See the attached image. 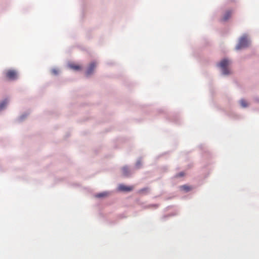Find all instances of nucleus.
<instances>
[{
	"mask_svg": "<svg viewBox=\"0 0 259 259\" xmlns=\"http://www.w3.org/2000/svg\"><path fill=\"white\" fill-rule=\"evenodd\" d=\"M148 190V189L147 188H145V189H141L139 191V193H143L144 191H146Z\"/></svg>",
	"mask_w": 259,
	"mask_h": 259,
	"instance_id": "14",
	"label": "nucleus"
},
{
	"mask_svg": "<svg viewBox=\"0 0 259 259\" xmlns=\"http://www.w3.org/2000/svg\"><path fill=\"white\" fill-rule=\"evenodd\" d=\"M249 41L246 36L242 37L240 40L238 44L237 45L236 50H240L241 49L245 48L248 46Z\"/></svg>",
	"mask_w": 259,
	"mask_h": 259,
	"instance_id": "2",
	"label": "nucleus"
},
{
	"mask_svg": "<svg viewBox=\"0 0 259 259\" xmlns=\"http://www.w3.org/2000/svg\"><path fill=\"white\" fill-rule=\"evenodd\" d=\"M69 67L74 70H78L81 69V67L79 65L75 64H70Z\"/></svg>",
	"mask_w": 259,
	"mask_h": 259,
	"instance_id": "7",
	"label": "nucleus"
},
{
	"mask_svg": "<svg viewBox=\"0 0 259 259\" xmlns=\"http://www.w3.org/2000/svg\"><path fill=\"white\" fill-rule=\"evenodd\" d=\"M180 188L182 190H183L185 192H188L190 190H191V188L188 186L187 185H183L180 187Z\"/></svg>",
	"mask_w": 259,
	"mask_h": 259,
	"instance_id": "9",
	"label": "nucleus"
},
{
	"mask_svg": "<svg viewBox=\"0 0 259 259\" xmlns=\"http://www.w3.org/2000/svg\"><path fill=\"white\" fill-rule=\"evenodd\" d=\"M230 64V61L226 59H223L220 63L219 66L221 68L223 74L228 75L231 73L230 70L228 68Z\"/></svg>",
	"mask_w": 259,
	"mask_h": 259,
	"instance_id": "1",
	"label": "nucleus"
},
{
	"mask_svg": "<svg viewBox=\"0 0 259 259\" xmlns=\"http://www.w3.org/2000/svg\"><path fill=\"white\" fill-rule=\"evenodd\" d=\"M240 104L243 107H246L247 106V103L244 100H241L240 101Z\"/></svg>",
	"mask_w": 259,
	"mask_h": 259,
	"instance_id": "11",
	"label": "nucleus"
},
{
	"mask_svg": "<svg viewBox=\"0 0 259 259\" xmlns=\"http://www.w3.org/2000/svg\"><path fill=\"white\" fill-rule=\"evenodd\" d=\"M6 78L10 80H15L18 77V74L14 70H8L4 72Z\"/></svg>",
	"mask_w": 259,
	"mask_h": 259,
	"instance_id": "3",
	"label": "nucleus"
},
{
	"mask_svg": "<svg viewBox=\"0 0 259 259\" xmlns=\"http://www.w3.org/2000/svg\"><path fill=\"white\" fill-rule=\"evenodd\" d=\"M96 63L95 62L91 63L90 64V65L86 71L85 73H86L87 76H89V75H91L93 73V72L94 69L96 68Z\"/></svg>",
	"mask_w": 259,
	"mask_h": 259,
	"instance_id": "5",
	"label": "nucleus"
},
{
	"mask_svg": "<svg viewBox=\"0 0 259 259\" xmlns=\"http://www.w3.org/2000/svg\"><path fill=\"white\" fill-rule=\"evenodd\" d=\"M232 15V12L230 11H228L226 12V13L224 14L222 20L223 21H227L228 20L231 16Z\"/></svg>",
	"mask_w": 259,
	"mask_h": 259,
	"instance_id": "6",
	"label": "nucleus"
},
{
	"mask_svg": "<svg viewBox=\"0 0 259 259\" xmlns=\"http://www.w3.org/2000/svg\"><path fill=\"white\" fill-rule=\"evenodd\" d=\"M52 72L55 74H57V70L54 69V70H52Z\"/></svg>",
	"mask_w": 259,
	"mask_h": 259,
	"instance_id": "15",
	"label": "nucleus"
},
{
	"mask_svg": "<svg viewBox=\"0 0 259 259\" xmlns=\"http://www.w3.org/2000/svg\"><path fill=\"white\" fill-rule=\"evenodd\" d=\"M133 186H127L123 184H120L118 187V190L123 192H130L133 190Z\"/></svg>",
	"mask_w": 259,
	"mask_h": 259,
	"instance_id": "4",
	"label": "nucleus"
},
{
	"mask_svg": "<svg viewBox=\"0 0 259 259\" xmlns=\"http://www.w3.org/2000/svg\"><path fill=\"white\" fill-rule=\"evenodd\" d=\"M8 103H9L8 99H6L4 100L3 101V102H1V110L3 109V108H4L7 105Z\"/></svg>",
	"mask_w": 259,
	"mask_h": 259,
	"instance_id": "8",
	"label": "nucleus"
},
{
	"mask_svg": "<svg viewBox=\"0 0 259 259\" xmlns=\"http://www.w3.org/2000/svg\"><path fill=\"white\" fill-rule=\"evenodd\" d=\"M123 175L124 176H127L129 173L128 168L127 167H123L122 169Z\"/></svg>",
	"mask_w": 259,
	"mask_h": 259,
	"instance_id": "10",
	"label": "nucleus"
},
{
	"mask_svg": "<svg viewBox=\"0 0 259 259\" xmlns=\"http://www.w3.org/2000/svg\"><path fill=\"white\" fill-rule=\"evenodd\" d=\"M184 176V172H181L179 174H178L177 175V177H183Z\"/></svg>",
	"mask_w": 259,
	"mask_h": 259,
	"instance_id": "13",
	"label": "nucleus"
},
{
	"mask_svg": "<svg viewBox=\"0 0 259 259\" xmlns=\"http://www.w3.org/2000/svg\"><path fill=\"white\" fill-rule=\"evenodd\" d=\"M105 195H106V194L105 193H101L98 194L96 195V197H98V198H101V197H103L105 196Z\"/></svg>",
	"mask_w": 259,
	"mask_h": 259,
	"instance_id": "12",
	"label": "nucleus"
}]
</instances>
